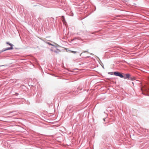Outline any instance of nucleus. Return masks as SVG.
Segmentation results:
<instances>
[{
  "label": "nucleus",
  "instance_id": "9d476101",
  "mask_svg": "<svg viewBox=\"0 0 149 149\" xmlns=\"http://www.w3.org/2000/svg\"><path fill=\"white\" fill-rule=\"evenodd\" d=\"M82 54H83V53H81L80 54V56H81V55H82Z\"/></svg>",
  "mask_w": 149,
  "mask_h": 149
},
{
  "label": "nucleus",
  "instance_id": "423d86ee",
  "mask_svg": "<svg viewBox=\"0 0 149 149\" xmlns=\"http://www.w3.org/2000/svg\"><path fill=\"white\" fill-rule=\"evenodd\" d=\"M71 52L72 53H74V54H75V53H77V52L74 51H71Z\"/></svg>",
  "mask_w": 149,
  "mask_h": 149
},
{
  "label": "nucleus",
  "instance_id": "39448f33",
  "mask_svg": "<svg viewBox=\"0 0 149 149\" xmlns=\"http://www.w3.org/2000/svg\"><path fill=\"white\" fill-rule=\"evenodd\" d=\"M62 17V21L63 22H64V21H65V19H64V17L63 16Z\"/></svg>",
  "mask_w": 149,
  "mask_h": 149
},
{
  "label": "nucleus",
  "instance_id": "7ed1b4c3",
  "mask_svg": "<svg viewBox=\"0 0 149 149\" xmlns=\"http://www.w3.org/2000/svg\"><path fill=\"white\" fill-rule=\"evenodd\" d=\"M125 76H126V77H125L124 78L125 79L128 78L129 79L130 77V75L129 74H125Z\"/></svg>",
  "mask_w": 149,
  "mask_h": 149
},
{
  "label": "nucleus",
  "instance_id": "4468645a",
  "mask_svg": "<svg viewBox=\"0 0 149 149\" xmlns=\"http://www.w3.org/2000/svg\"><path fill=\"white\" fill-rule=\"evenodd\" d=\"M50 44V45H52V44Z\"/></svg>",
  "mask_w": 149,
  "mask_h": 149
},
{
  "label": "nucleus",
  "instance_id": "0eeeda50",
  "mask_svg": "<svg viewBox=\"0 0 149 149\" xmlns=\"http://www.w3.org/2000/svg\"><path fill=\"white\" fill-rule=\"evenodd\" d=\"M108 73L109 74H111V75H112L113 74V72H109Z\"/></svg>",
  "mask_w": 149,
  "mask_h": 149
},
{
  "label": "nucleus",
  "instance_id": "ddd939ff",
  "mask_svg": "<svg viewBox=\"0 0 149 149\" xmlns=\"http://www.w3.org/2000/svg\"><path fill=\"white\" fill-rule=\"evenodd\" d=\"M132 84L134 85V82H132Z\"/></svg>",
  "mask_w": 149,
  "mask_h": 149
},
{
  "label": "nucleus",
  "instance_id": "1a4fd4ad",
  "mask_svg": "<svg viewBox=\"0 0 149 149\" xmlns=\"http://www.w3.org/2000/svg\"><path fill=\"white\" fill-rule=\"evenodd\" d=\"M54 52L56 53H57V51H54Z\"/></svg>",
  "mask_w": 149,
  "mask_h": 149
},
{
  "label": "nucleus",
  "instance_id": "9b49d317",
  "mask_svg": "<svg viewBox=\"0 0 149 149\" xmlns=\"http://www.w3.org/2000/svg\"><path fill=\"white\" fill-rule=\"evenodd\" d=\"M89 54H91V55H93V54L92 53H89Z\"/></svg>",
  "mask_w": 149,
  "mask_h": 149
},
{
  "label": "nucleus",
  "instance_id": "f03ea898",
  "mask_svg": "<svg viewBox=\"0 0 149 149\" xmlns=\"http://www.w3.org/2000/svg\"><path fill=\"white\" fill-rule=\"evenodd\" d=\"M114 74L115 75L121 78L124 77L119 72H114Z\"/></svg>",
  "mask_w": 149,
  "mask_h": 149
},
{
  "label": "nucleus",
  "instance_id": "6e6552de",
  "mask_svg": "<svg viewBox=\"0 0 149 149\" xmlns=\"http://www.w3.org/2000/svg\"><path fill=\"white\" fill-rule=\"evenodd\" d=\"M88 50H86V51H84L83 52L84 53H85L86 52H88Z\"/></svg>",
  "mask_w": 149,
  "mask_h": 149
},
{
  "label": "nucleus",
  "instance_id": "f8f14e48",
  "mask_svg": "<svg viewBox=\"0 0 149 149\" xmlns=\"http://www.w3.org/2000/svg\"><path fill=\"white\" fill-rule=\"evenodd\" d=\"M105 118H104V121H105Z\"/></svg>",
  "mask_w": 149,
  "mask_h": 149
},
{
  "label": "nucleus",
  "instance_id": "f257e3e1",
  "mask_svg": "<svg viewBox=\"0 0 149 149\" xmlns=\"http://www.w3.org/2000/svg\"><path fill=\"white\" fill-rule=\"evenodd\" d=\"M6 43L10 46V47H7L6 49H3L2 50L0 51V53L4 51H5L6 50H11L13 49V46H14L13 45L10 43L9 42H7Z\"/></svg>",
  "mask_w": 149,
  "mask_h": 149
},
{
  "label": "nucleus",
  "instance_id": "20e7f679",
  "mask_svg": "<svg viewBox=\"0 0 149 149\" xmlns=\"http://www.w3.org/2000/svg\"><path fill=\"white\" fill-rule=\"evenodd\" d=\"M129 79L133 81L134 79V77H130Z\"/></svg>",
  "mask_w": 149,
  "mask_h": 149
}]
</instances>
